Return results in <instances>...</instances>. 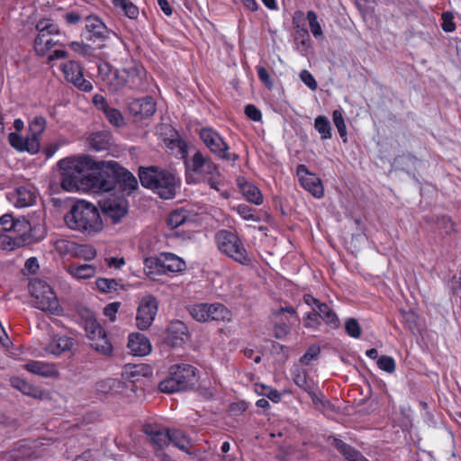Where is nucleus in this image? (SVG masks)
<instances>
[{"label": "nucleus", "mask_w": 461, "mask_h": 461, "mask_svg": "<svg viewBox=\"0 0 461 461\" xmlns=\"http://www.w3.org/2000/svg\"><path fill=\"white\" fill-rule=\"evenodd\" d=\"M139 373L138 366L127 365L122 371L121 378H107L100 381L96 385L97 391L104 394L128 395V392L132 391L133 388L131 378Z\"/></svg>", "instance_id": "6e6552de"}, {"label": "nucleus", "mask_w": 461, "mask_h": 461, "mask_svg": "<svg viewBox=\"0 0 461 461\" xmlns=\"http://www.w3.org/2000/svg\"><path fill=\"white\" fill-rule=\"evenodd\" d=\"M246 115L252 121L258 122L261 120V112L253 104H248L245 107Z\"/></svg>", "instance_id": "680f3d73"}, {"label": "nucleus", "mask_w": 461, "mask_h": 461, "mask_svg": "<svg viewBox=\"0 0 461 461\" xmlns=\"http://www.w3.org/2000/svg\"><path fill=\"white\" fill-rule=\"evenodd\" d=\"M200 138L209 149L221 158L235 159L236 157L228 152L229 146L223 139L212 128H203L200 131Z\"/></svg>", "instance_id": "ddd939ff"}, {"label": "nucleus", "mask_w": 461, "mask_h": 461, "mask_svg": "<svg viewBox=\"0 0 461 461\" xmlns=\"http://www.w3.org/2000/svg\"><path fill=\"white\" fill-rule=\"evenodd\" d=\"M170 442L184 451H187L190 445L185 434L180 430L170 431Z\"/></svg>", "instance_id": "a18cd8bd"}, {"label": "nucleus", "mask_w": 461, "mask_h": 461, "mask_svg": "<svg viewBox=\"0 0 461 461\" xmlns=\"http://www.w3.org/2000/svg\"><path fill=\"white\" fill-rule=\"evenodd\" d=\"M321 348L317 345L309 347L305 354L301 357L300 361L303 365H309L312 360L316 359L320 355Z\"/></svg>", "instance_id": "5fc2aeb1"}, {"label": "nucleus", "mask_w": 461, "mask_h": 461, "mask_svg": "<svg viewBox=\"0 0 461 461\" xmlns=\"http://www.w3.org/2000/svg\"><path fill=\"white\" fill-rule=\"evenodd\" d=\"M120 303H112L106 305L104 309V314L109 318L111 321H113L118 312Z\"/></svg>", "instance_id": "052dcab7"}, {"label": "nucleus", "mask_w": 461, "mask_h": 461, "mask_svg": "<svg viewBox=\"0 0 461 461\" xmlns=\"http://www.w3.org/2000/svg\"><path fill=\"white\" fill-rule=\"evenodd\" d=\"M144 271L151 279H156L158 276L165 274L160 254L158 257L147 258L144 260Z\"/></svg>", "instance_id": "473e14b6"}, {"label": "nucleus", "mask_w": 461, "mask_h": 461, "mask_svg": "<svg viewBox=\"0 0 461 461\" xmlns=\"http://www.w3.org/2000/svg\"><path fill=\"white\" fill-rule=\"evenodd\" d=\"M294 381L296 384V385H298L301 389H303L311 396L313 402H317L319 401L317 395L318 386L312 380H309L306 377L305 374H297L296 375H294Z\"/></svg>", "instance_id": "2f4dec72"}, {"label": "nucleus", "mask_w": 461, "mask_h": 461, "mask_svg": "<svg viewBox=\"0 0 461 461\" xmlns=\"http://www.w3.org/2000/svg\"><path fill=\"white\" fill-rule=\"evenodd\" d=\"M110 267L120 269L125 265L123 258H109L105 259Z\"/></svg>", "instance_id": "69168bd1"}, {"label": "nucleus", "mask_w": 461, "mask_h": 461, "mask_svg": "<svg viewBox=\"0 0 461 461\" xmlns=\"http://www.w3.org/2000/svg\"><path fill=\"white\" fill-rule=\"evenodd\" d=\"M152 443L158 447H163L170 442V431L160 429H146Z\"/></svg>", "instance_id": "e433bc0d"}, {"label": "nucleus", "mask_w": 461, "mask_h": 461, "mask_svg": "<svg viewBox=\"0 0 461 461\" xmlns=\"http://www.w3.org/2000/svg\"><path fill=\"white\" fill-rule=\"evenodd\" d=\"M65 270L72 278L77 280L93 278L97 272V268L95 265L79 263H71L65 267Z\"/></svg>", "instance_id": "393cba45"}, {"label": "nucleus", "mask_w": 461, "mask_h": 461, "mask_svg": "<svg viewBox=\"0 0 461 461\" xmlns=\"http://www.w3.org/2000/svg\"><path fill=\"white\" fill-rule=\"evenodd\" d=\"M314 128L321 134L322 140H328L331 138V126L329 119L326 116H317L314 122Z\"/></svg>", "instance_id": "58836bf2"}, {"label": "nucleus", "mask_w": 461, "mask_h": 461, "mask_svg": "<svg viewBox=\"0 0 461 461\" xmlns=\"http://www.w3.org/2000/svg\"><path fill=\"white\" fill-rule=\"evenodd\" d=\"M27 372L43 377L56 379L59 376L58 366L47 361L31 360L23 366Z\"/></svg>", "instance_id": "a211bd4d"}, {"label": "nucleus", "mask_w": 461, "mask_h": 461, "mask_svg": "<svg viewBox=\"0 0 461 461\" xmlns=\"http://www.w3.org/2000/svg\"><path fill=\"white\" fill-rule=\"evenodd\" d=\"M61 172V187L70 193L77 192L81 188L82 179L88 177L92 186L102 192L111 191L113 180L104 178V174L108 171L116 172L118 163L115 161L95 162L87 156L69 157L59 162Z\"/></svg>", "instance_id": "f257e3e1"}, {"label": "nucleus", "mask_w": 461, "mask_h": 461, "mask_svg": "<svg viewBox=\"0 0 461 461\" xmlns=\"http://www.w3.org/2000/svg\"><path fill=\"white\" fill-rule=\"evenodd\" d=\"M300 78L311 90H315L317 88L318 84L308 70H303L300 73Z\"/></svg>", "instance_id": "13d9d810"}, {"label": "nucleus", "mask_w": 461, "mask_h": 461, "mask_svg": "<svg viewBox=\"0 0 461 461\" xmlns=\"http://www.w3.org/2000/svg\"><path fill=\"white\" fill-rule=\"evenodd\" d=\"M158 308V301L153 295L145 294L140 298L136 313V325L140 330H147L152 324Z\"/></svg>", "instance_id": "f8f14e48"}, {"label": "nucleus", "mask_w": 461, "mask_h": 461, "mask_svg": "<svg viewBox=\"0 0 461 461\" xmlns=\"http://www.w3.org/2000/svg\"><path fill=\"white\" fill-rule=\"evenodd\" d=\"M218 249L235 261L246 265L249 262L248 252L240 237L232 231L220 230L215 237Z\"/></svg>", "instance_id": "0eeeda50"}, {"label": "nucleus", "mask_w": 461, "mask_h": 461, "mask_svg": "<svg viewBox=\"0 0 461 461\" xmlns=\"http://www.w3.org/2000/svg\"><path fill=\"white\" fill-rule=\"evenodd\" d=\"M0 234L3 249L13 250L42 240L46 230L42 222L32 223L25 218L14 220L12 215L5 214L0 218Z\"/></svg>", "instance_id": "f03ea898"}, {"label": "nucleus", "mask_w": 461, "mask_h": 461, "mask_svg": "<svg viewBox=\"0 0 461 461\" xmlns=\"http://www.w3.org/2000/svg\"><path fill=\"white\" fill-rule=\"evenodd\" d=\"M95 286L102 293H112L117 291L119 284L114 279L98 278Z\"/></svg>", "instance_id": "09e8293b"}, {"label": "nucleus", "mask_w": 461, "mask_h": 461, "mask_svg": "<svg viewBox=\"0 0 461 461\" xmlns=\"http://www.w3.org/2000/svg\"><path fill=\"white\" fill-rule=\"evenodd\" d=\"M93 103L97 109L103 111L104 113L110 108L104 97L100 95H95L94 96Z\"/></svg>", "instance_id": "0e129e2a"}, {"label": "nucleus", "mask_w": 461, "mask_h": 461, "mask_svg": "<svg viewBox=\"0 0 461 461\" xmlns=\"http://www.w3.org/2000/svg\"><path fill=\"white\" fill-rule=\"evenodd\" d=\"M378 367L389 374H392L395 371L396 364L394 359L392 357L382 356L377 359Z\"/></svg>", "instance_id": "3c124183"}, {"label": "nucleus", "mask_w": 461, "mask_h": 461, "mask_svg": "<svg viewBox=\"0 0 461 461\" xmlns=\"http://www.w3.org/2000/svg\"><path fill=\"white\" fill-rule=\"evenodd\" d=\"M192 169L195 173H217V168L201 152H195L193 156Z\"/></svg>", "instance_id": "72a5a7b5"}, {"label": "nucleus", "mask_w": 461, "mask_h": 461, "mask_svg": "<svg viewBox=\"0 0 461 461\" xmlns=\"http://www.w3.org/2000/svg\"><path fill=\"white\" fill-rule=\"evenodd\" d=\"M75 255L79 258L90 261L96 257V250L91 245H78L75 249Z\"/></svg>", "instance_id": "de8ad7c7"}, {"label": "nucleus", "mask_w": 461, "mask_h": 461, "mask_svg": "<svg viewBox=\"0 0 461 461\" xmlns=\"http://www.w3.org/2000/svg\"><path fill=\"white\" fill-rule=\"evenodd\" d=\"M255 392L259 395L267 397L274 402H279L281 400V394L278 391L265 384H256Z\"/></svg>", "instance_id": "c03bdc74"}, {"label": "nucleus", "mask_w": 461, "mask_h": 461, "mask_svg": "<svg viewBox=\"0 0 461 461\" xmlns=\"http://www.w3.org/2000/svg\"><path fill=\"white\" fill-rule=\"evenodd\" d=\"M190 315L199 322L223 321L229 322L232 319L231 312L223 304L215 303H195L189 306Z\"/></svg>", "instance_id": "1a4fd4ad"}, {"label": "nucleus", "mask_w": 461, "mask_h": 461, "mask_svg": "<svg viewBox=\"0 0 461 461\" xmlns=\"http://www.w3.org/2000/svg\"><path fill=\"white\" fill-rule=\"evenodd\" d=\"M86 29L91 33L92 37L96 39H105L109 34L105 24L97 16L94 15H90L86 19Z\"/></svg>", "instance_id": "cd10ccee"}, {"label": "nucleus", "mask_w": 461, "mask_h": 461, "mask_svg": "<svg viewBox=\"0 0 461 461\" xmlns=\"http://www.w3.org/2000/svg\"><path fill=\"white\" fill-rule=\"evenodd\" d=\"M128 348L134 356L143 357L151 351V344L141 333H131L128 339Z\"/></svg>", "instance_id": "4be33fe9"}, {"label": "nucleus", "mask_w": 461, "mask_h": 461, "mask_svg": "<svg viewBox=\"0 0 461 461\" xmlns=\"http://www.w3.org/2000/svg\"><path fill=\"white\" fill-rule=\"evenodd\" d=\"M12 199L14 200L15 206L26 207L34 203L35 194L30 188L21 186L14 190Z\"/></svg>", "instance_id": "c85d7f7f"}, {"label": "nucleus", "mask_w": 461, "mask_h": 461, "mask_svg": "<svg viewBox=\"0 0 461 461\" xmlns=\"http://www.w3.org/2000/svg\"><path fill=\"white\" fill-rule=\"evenodd\" d=\"M73 347L71 338L59 333H52L42 344V348L47 356L59 357Z\"/></svg>", "instance_id": "dca6fc26"}, {"label": "nucleus", "mask_w": 461, "mask_h": 461, "mask_svg": "<svg viewBox=\"0 0 461 461\" xmlns=\"http://www.w3.org/2000/svg\"><path fill=\"white\" fill-rule=\"evenodd\" d=\"M8 140L11 146L20 152L27 151L31 154H36L41 148L39 140L30 139L29 137L24 139L14 132L9 134Z\"/></svg>", "instance_id": "412c9836"}, {"label": "nucleus", "mask_w": 461, "mask_h": 461, "mask_svg": "<svg viewBox=\"0 0 461 461\" xmlns=\"http://www.w3.org/2000/svg\"><path fill=\"white\" fill-rule=\"evenodd\" d=\"M98 72L103 81L113 90L127 86V72L123 68L113 69L110 64L104 62L99 65Z\"/></svg>", "instance_id": "f3484780"}, {"label": "nucleus", "mask_w": 461, "mask_h": 461, "mask_svg": "<svg viewBox=\"0 0 461 461\" xmlns=\"http://www.w3.org/2000/svg\"><path fill=\"white\" fill-rule=\"evenodd\" d=\"M243 196L250 203L259 205L263 203V196L259 189L251 183L239 182Z\"/></svg>", "instance_id": "c756f323"}, {"label": "nucleus", "mask_w": 461, "mask_h": 461, "mask_svg": "<svg viewBox=\"0 0 461 461\" xmlns=\"http://www.w3.org/2000/svg\"><path fill=\"white\" fill-rule=\"evenodd\" d=\"M296 174L301 185L315 198H321L324 195V187L321 180L313 173H311L306 166L299 165Z\"/></svg>", "instance_id": "2eb2a0df"}, {"label": "nucleus", "mask_w": 461, "mask_h": 461, "mask_svg": "<svg viewBox=\"0 0 461 461\" xmlns=\"http://www.w3.org/2000/svg\"><path fill=\"white\" fill-rule=\"evenodd\" d=\"M332 120L340 138L346 143L348 141V132L342 112L340 110L333 111Z\"/></svg>", "instance_id": "37998d69"}, {"label": "nucleus", "mask_w": 461, "mask_h": 461, "mask_svg": "<svg viewBox=\"0 0 461 461\" xmlns=\"http://www.w3.org/2000/svg\"><path fill=\"white\" fill-rule=\"evenodd\" d=\"M84 327L91 348L102 355L110 356L113 352V345L96 320L92 316L87 317Z\"/></svg>", "instance_id": "9b49d317"}, {"label": "nucleus", "mask_w": 461, "mask_h": 461, "mask_svg": "<svg viewBox=\"0 0 461 461\" xmlns=\"http://www.w3.org/2000/svg\"><path fill=\"white\" fill-rule=\"evenodd\" d=\"M66 225L85 235L93 236L104 229V222L99 210L93 203L86 201L76 203L64 216Z\"/></svg>", "instance_id": "7ed1b4c3"}, {"label": "nucleus", "mask_w": 461, "mask_h": 461, "mask_svg": "<svg viewBox=\"0 0 461 461\" xmlns=\"http://www.w3.org/2000/svg\"><path fill=\"white\" fill-rule=\"evenodd\" d=\"M29 290L36 308L52 315H60L62 313L63 310L56 294L45 281L41 279L32 280Z\"/></svg>", "instance_id": "39448f33"}, {"label": "nucleus", "mask_w": 461, "mask_h": 461, "mask_svg": "<svg viewBox=\"0 0 461 461\" xmlns=\"http://www.w3.org/2000/svg\"><path fill=\"white\" fill-rule=\"evenodd\" d=\"M195 369L185 363L173 365L169 369V376L160 382L159 390L172 393L185 390L194 384Z\"/></svg>", "instance_id": "423d86ee"}, {"label": "nucleus", "mask_w": 461, "mask_h": 461, "mask_svg": "<svg viewBox=\"0 0 461 461\" xmlns=\"http://www.w3.org/2000/svg\"><path fill=\"white\" fill-rule=\"evenodd\" d=\"M61 69L66 79L74 84L79 89L83 91H90L92 89L91 82L83 77L82 69L77 62H67L62 65Z\"/></svg>", "instance_id": "6ab92c4d"}, {"label": "nucleus", "mask_w": 461, "mask_h": 461, "mask_svg": "<svg viewBox=\"0 0 461 461\" xmlns=\"http://www.w3.org/2000/svg\"><path fill=\"white\" fill-rule=\"evenodd\" d=\"M70 47L74 51L82 56L90 55L92 52V48L83 42L73 41L71 42Z\"/></svg>", "instance_id": "bf43d9fd"}, {"label": "nucleus", "mask_w": 461, "mask_h": 461, "mask_svg": "<svg viewBox=\"0 0 461 461\" xmlns=\"http://www.w3.org/2000/svg\"><path fill=\"white\" fill-rule=\"evenodd\" d=\"M189 217V213L186 210L177 209L173 211L167 218V225L171 229H176L180 225L184 224Z\"/></svg>", "instance_id": "a19ab883"}, {"label": "nucleus", "mask_w": 461, "mask_h": 461, "mask_svg": "<svg viewBox=\"0 0 461 461\" xmlns=\"http://www.w3.org/2000/svg\"><path fill=\"white\" fill-rule=\"evenodd\" d=\"M442 29L446 32H452L456 30V24L454 23V15L449 12L442 14Z\"/></svg>", "instance_id": "4d7b16f0"}, {"label": "nucleus", "mask_w": 461, "mask_h": 461, "mask_svg": "<svg viewBox=\"0 0 461 461\" xmlns=\"http://www.w3.org/2000/svg\"><path fill=\"white\" fill-rule=\"evenodd\" d=\"M104 177L106 179L112 178L113 180V185L111 190L113 189L115 185V178L117 177H121V181L124 191L130 193L135 190L138 186V182L135 176L129 171H126L123 168H122L119 165L116 172H113L110 170L107 173L104 174Z\"/></svg>", "instance_id": "b1692460"}, {"label": "nucleus", "mask_w": 461, "mask_h": 461, "mask_svg": "<svg viewBox=\"0 0 461 461\" xmlns=\"http://www.w3.org/2000/svg\"><path fill=\"white\" fill-rule=\"evenodd\" d=\"M104 214L118 223L128 212V203L122 196H110L100 203Z\"/></svg>", "instance_id": "4468645a"}, {"label": "nucleus", "mask_w": 461, "mask_h": 461, "mask_svg": "<svg viewBox=\"0 0 461 461\" xmlns=\"http://www.w3.org/2000/svg\"><path fill=\"white\" fill-rule=\"evenodd\" d=\"M25 268L31 272V273H34L37 271V269L39 268V264H38V260L37 258H30L26 262H25Z\"/></svg>", "instance_id": "774afa93"}, {"label": "nucleus", "mask_w": 461, "mask_h": 461, "mask_svg": "<svg viewBox=\"0 0 461 461\" xmlns=\"http://www.w3.org/2000/svg\"><path fill=\"white\" fill-rule=\"evenodd\" d=\"M112 3L130 19H136L140 14L139 8L130 0H112Z\"/></svg>", "instance_id": "4c0bfd02"}, {"label": "nucleus", "mask_w": 461, "mask_h": 461, "mask_svg": "<svg viewBox=\"0 0 461 461\" xmlns=\"http://www.w3.org/2000/svg\"><path fill=\"white\" fill-rule=\"evenodd\" d=\"M258 70V77L259 79L268 87V88H271L272 86H273V82L271 80V77L269 75V73L267 72V70L263 68V67H258L257 68Z\"/></svg>", "instance_id": "e2e57ef3"}, {"label": "nucleus", "mask_w": 461, "mask_h": 461, "mask_svg": "<svg viewBox=\"0 0 461 461\" xmlns=\"http://www.w3.org/2000/svg\"><path fill=\"white\" fill-rule=\"evenodd\" d=\"M110 140L111 136L108 132H95L88 137L90 147L96 151L107 149L110 146Z\"/></svg>", "instance_id": "c9c22d12"}, {"label": "nucleus", "mask_w": 461, "mask_h": 461, "mask_svg": "<svg viewBox=\"0 0 461 461\" xmlns=\"http://www.w3.org/2000/svg\"><path fill=\"white\" fill-rule=\"evenodd\" d=\"M139 177L144 187L153 190L163 199H172L180 186V177L173 169L140 168Z\"/></svg>", "instance_id": "20e7f679"}, {"label": "nucleus", "mask_w": 461, "mask_h": 461, "mask_svg": "<svg viewBox=\"0 0 461 461\" xmlns=\"http://www.w3.org/2000/svg\"><path fill=\"white\" fill-rule=\"evenodd\" d=\"M245 221H258L259 218L253 212V210L246 204H240L235 209Z\"/></svg>", "instance_id": "603ef678"}, {"label": "nucleus", "mask_w": 461, "mask_h": 461, "mask_svg": "<svg viewBox=\"0 0 461 461\" xmlns=\"http://www.w3.org/2000/svg\"><path fill=\"white\" fill-rule=\"evenodd\" d=\"M123 71L127 72L126 82L127 86L130 87L140 86L146 75L144 68L136 63L129 65L127 68H123Z\"/></svg>", "instance_id": "bb28decb"}, {"label": "nucleus", "mask_w": 461, "mask_h": 461, "mask_svg": "<svg viewBox=\"0 0 461 461\" xmlns=\"http://www.w3.org/2000/svg\"><path fill=\"white\" fill-rule=\"evenodd\" d=\"M318 312H310L307 314L304 325L308 328H313L319 324L318 321Z\"/></svg>", "instance_id": "338daca9"}, {"label": "nucleus", "mask_w": 461, "mask_h": 461, "mask_svg": "<svg viewBox=\"0 0 461 461\" xmlns=\"http://www.w3.org/2000/svg\"><path fill=\"white\" fill-rule=\"evenodd\" d=\"M307 21L309 23V27L311 32L316 39H321L323 37V32L320 23L318 22L317 14L313 11H309L307 13Z\"/></svg>", "instance_id": "49530a36"}, {"label": "nucleus", "mask_w": 461, "mask_h": 461, "mask_svg": "<svg viewBox=\"0 0 461 461\" xmlns=\"http://www.w3.org/2000/svg\"><path fill=\"white\" fill-rule=\"evenodd\" d=\"M46 128V120L41 116L35 117L29 124V132L28 136L30 139L39 140L41 134L45 131Z\"/></svg>", "instance_id": "79ce46f5"}, {"label": "nucleus", "mask_w": 461, "mask_h": 461, "mask_svg": "<svg viewBox=\"0 0 461 461\" xmlns=\"http://www.w3.org/2000/svg\"><path fill=\"white\" fill-rule=\"evenodd\" d=\"M104 113L113 125L116 127L124 125V118L119 110L110 107Z\"/></svg>", "instance_id": "8fccbe9b"}, {"label": "nucleus", "mask_w": 461, "mask_h": 461, "mask_svg": "<svg viewBox=\"0 0 461 461\" xmlns=\"http://www.w3.org/2000/svg\"><path fill=\"white\" fill-rule=\"evenodd\" d=\"M38 34L34 41V50L39 56H46L50 50L59 45V30L56 23L48 19L40 20L36 25Z\"/></svg>", "instance_id": "9d476101"}, {"label": "nucleus", "mask_w": 461, "mask_h": 461, "mask_svg": "<svg viewBox=\"0 0 461 461\" xmlns=\"http://www.w3.org/2000/svg\"><path fill=\"white\" fill-rule=\"evenodd\" d=\"M167 147L172 151L176 150L177 154H180L183 158L186 156V145L179 139H172L166 143Z\"/></svg>", "instance_id": "6e6d98bb"}, {"label": "nucleus", "mask_w": 461, "mask_h": 461, "mask_svg": "<svg viewBox=\"0 0 461 461\" xmlns=\"http://www.w3.org/2000/svg\"><path fill=\"white\" fill-rule=\"evenodd\" d=\"M345 329L347 333L355 339H357L361 335V327L356 319H348L345 323Z\"/></svg>", "instance_id": "864d4df0"}, {"label": "nucleus", "mask_w": 461, "mask_h": 461, "mask_svg": "<svg viewBox=\"0 0 461 461\" xmlns=\"http://www.w3.org/2000/svg\"><path fill=\"white\" fill-rule=\"evenodd\" d=\"M187 328L179 321H173L167 329L166 340L168 344L176 347L182 345L187 340Z\"/></svg>", "instance_id": "5701e85b"}, {"label": "nucleus", "mask_w": 461, "mask_h": 461, "mask_svg": "<svg viewBox=\"0 0 461 461\" xmlns=\"http://www.w3.org/2000/svg\"><path fill=\"white\" fill-rule=\"evenodd\" d=\"M129 111L136 120H142L155 113L156 104L150 97L136 99L130 103Z\"/></svg>", "instance_id": "aec40b11"}, {"label": "nucleus", "mask_w": 461, "mask_h": 461, "mask_svg": "<svg viewBox=\"0 0 461 461\" xmlns=\"http://www.w3.org/2000/svg\"><path fill=\"white\" fill-rule=\"evenodd\" d=\"M318 315L331 327L339 326L336 313L325 303L318 304Z\"/></svg>", "instance_id": "ea45409f"}, {"label": "nucleus", "mask_w": 461, "mask_h": 461, "mask_svg": "<svg viewBox=\"0 0 461 461\" xmlns=\"http://www.w3.org/2000/svg\"><path fill=\"white\" fill-rule=\"evenodd\" d=\"M11 384L24 395H28L32 398H41L42 396V392L38 387L33 386L18 376L11 379Z\"/></svg>", "instance_id": "7c9ffc66"}, {"label": "nucleus", "mask_w": 461, "mask_h": 461, "mask_svg": "<svg viewBox=\"0 0 461 461\" xmlns=\"http://www.w3.org/2000/svg\"><path fill=\"white\" fill-rule=\"evenodd\" d=\"M162 267H164L165 274L182 273L186 269L185 261L176 254L170 252L160 253Z\"/></svg>", "instance_id": "a878e982"}, {"label": "nucleus", "mask_w": 461, "mask_h": 461, "mask_svg": "<svg viewBox=\"0 0 461 461\" xmlns=\"http://www.w3.org/2000/svg\"><path fill=\"white\" fill-rule=\"evenodd\" d=\"M332 445L343 454L348 461H368L359 452L352 449L340 439L333 438Z\"/></svg>", "instance_id": "f704fd0d"}]
</instances>
